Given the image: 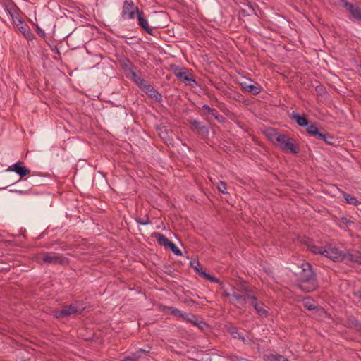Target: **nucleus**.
<instances>
[{"label":"nucleus","instance_id":"41","mask_svg":"<svg viewBox=\"0 0 361 361\" xmlns=\"http://www.w3.org/2000/svg\"><path fill=\"white\" fill-rule=\"evenodd\" d=\"M326 133H320L319 130H318V134H317V135L315 136L318 140H324V138H325V136H326Z\"/></svg>","mask_w":361,"mask_h":361},{"label":"nucleus","instance_id":"38","mask_svg":"<svg viewBox=\"0 0 361 361\" xmlns=\"http://www.w3.org/2000/svg\"><path fill=\"white\" fill-rule=\"evenodd\" d=\"M140 351L139 350L135 353H133L130 356L132 357L134 361H137L140 357Z\"/></svg>","mask_w":361,"mask_h":361},{"label":"nucleus","instance_id":"43","mask_svg":"<svg viewBox=\"0 0 361 361\" xmlns=\"http://www.w3.org/2000/svg\"><path fill=\"white\" fill-rule=\"evenodd\" d=\"M353 295L358 299L361 300V290H358L353 292Z\"/></svg>","mask_w":361,"mask_h":361},{"label":"nucleus","instance_id":"37","mask_svg":"<svg viewBox=\"0 0 361 361\" xmlns=\"http://www.w3.org/2000/svg\"><path fill=\"white\" fill-rule=\"evenodd\" d=\"M315 90L319 94H322L326 92L325 88L322 85H318L316 87Z\"/></svg>","mask_w":361,"mask_h":361},{"label":"nucleus","instance_id":"27","mask_svg":"<svg viewBox=\"0 0 361 361\" xmlns=\"http://www.w3.org/2000/svg\"><path fill=\"white\" fill-rule=\"evenodd\" d=\"M228 332L233 336L234 338H239L244 341V337L241 335L240 332H238V329L235 327H231L228 329Z\"/></svg>","mask_w":361,"mask_h":361},{"label":"nucleus","instance_id":"3","mask_svg":"<svg viewBox=\"0 0 361 361\" xmlns=\"http://www.w3.org/2000/svg\"><path fill=\"white\" fill-rule=\"evenodd\" d=\"M255 293L246 288L240 289L234 288L232 300H229L228 302L238 309H243L247 303L250 305L254 301Z\"/></svg>","mask_w":361,"mask_h":361},{"label":"nucleus","instance_id":"33","mask_svg":"<svg viewBox=\"0 0 361 361\" xmlns=\"http://www.w3.org/2000/svg\"><path fill=\"white\" fill-rule=\"evenodd\" d=\"M139 224L147 225L150 224V220L148 216H145L144 218L138 219L136 220Z\"/></svg>","mask_w":361,"mask_h":361},{"label":"nucleus","instance_id":"14","mask_svg":"<svg viewBox=\"0 0 361 361\" xmlns=\"http://www.w3.org/2000/svg\"><path fill=\"white\" fill-rule=\"evenodd\" d=\"M190 123L192 126V130H197L199 133L202 135H207L208 129L202 123L197 121V120H190Z\"/></svg>","mask_w":361,"mask_h":361},{"label":"nucleus","instance_id":"21","mask_svg":"<svg viewBox=\"0 0 361 361\" xmlns=\"http://www.w3.org/2000/svg\"><path fill=\"white\" fill-rule=\"evenodd\" d=\"M18 30L20 31V32L27 38L30 39L32 37V32L30 31V29L29 28L28 25L26 24H23L21 23L20 25H18Z\"/></svg>","mask_w":361,"mask_h":361},{"label":"nucleus","instance_id":"13","mask_svg":"<svg viewBox=\"0 0 361 361\" xmlns=\"http://www.w3.org/2000/svg\"><path fill=\"white\" fill-rule=\"evenodd\" d=\"M304 307L307 308L308 310H314L319 315L325 313V311L323 307L319 305H316L311 300L305 299L302 302Z\"/></svg>","mask_w":361,"mask_h":361},{"label":"nucleus","instance_id":"10","mask_svg":"<svg viewBox=\"0 0 361 361\" xmlns=\"http://www.w3.org/2000/svg\"><path fill=\"white\" fill-rule=\"evenodd\" d=\"M250 305L254 307L259 317L262 318L268 317V311L265 309L264 304L262 302L258 301L256 295L255 296L254 301H252Z\"/></svg>","mask_w":361,"mask_h":361},{"label":"nucleus","instance_id":"45","mask_svg":"<svg viewBox=\"0 0 361 361\" xmlns=\"http://www.w3.org/2000/svg\"><path fill=\"white\" fill-rule=\"evenodd\" d=\"M124 361H134V360H133L132 357L130 355V356L126 357L124 358Z\"/></svg>","mask_w":361,"mask_h":361},{"label":"nucleus","instance_id":"4","mask_svg":"<svg viewBox=\"0 0 361 361\" xmlns=\"http://www.w3.org/2000/svg\"><path fill=\"white\" fill-rule=\"evenodd\" d=\"M34 259L40 264H67L68 259L64 257L62 255L53 252H43L37 254L34 257Z\"/></svg>","mask_w":361,"mask_h":361},{"label":"nucleus","instance_id":"2","mask_svg":"<svg viewBox=\"0 0 361 361\" xmlns=\"http://www.w3.org/2000/svg\"><path fill=\"white\" fill-rule=\"evenodd\" d=\"M301 272L299 274L297 286L304 293H310L318 288L317 275L309 262L301 264Z\"/></svg>","mask_w":361,"mask_h":361},{"label":"nucleus","instance_id":"23","mask_svg":"<svg viewBox=\"0 0 361 361\" xmlns=\"http://www.w3.org/2000/svg\"><path fill=\"white\" fill-rule=\"evenodd\" d=\"M130 72L132 75V79L136 83V85H137L138 87L140 88L141 86H142L146 82V81L140 76L137 75V73L134 71H131Z\"/></svg>","mask_w":361,"mask_h":361},{"label":"nucleus","instance_id":"36","mask_svg":"<svg viewBox=\"0 0 361 361\" xmlns=\"http://www.w3.org/2000/svg\"><path fill=\"white\" fill-rule=\"evenodd\" d=\"M233 295V289L232 290V293H229V292H227V291H224L221 293V297L223 298H228V300H232Z\"/></svg>","mask_w":361,"mask_h":361},{"label":"nucleus","instance_id":"35","mask_svg":"<svg viewBox=\"0 0 361 361\" xmlns=\"http://www.w3.org/2000/svg\"><path fill=\"white\" fill-rule=\"evenodd\" d=\"M193 324L202 330H204L207 326V324L205 322L202 321L197 322V319L195 320V322H194Z\"/></svg>","mask_w":361,"mask_h":361},{"label":"nucleus","instance_id":"24","mask_svg":"<svg viewBox=\"0 0 361 361\" xmlns=\"http://www.w3.org/2000/svg\"><path fill=\"white\" fill-rule=\"evenodd\" d=\"M343 197H344L345 202L350 204L357 205V204L359 203L358 200H357V198L355 196H353L346 192H343Z\"/></svg>","mask_w":361,"mask_h":361},{"label":"nucleus","instance_id":"1","mask_svg":"<svg viewBox=\"0 0 361 361\" xmlns=\"http://www.w3.org/2000/svg\"><path fill=\"white\" fill-rule=\"evenodd\" d=\"M267 137L276 147L283 152L298 154L299 147L295 144V141L288 135L281 133L276 129L269 128L264 132Z\"/></svg>","mask_w":361,"mask_h":361},{"label":"nucleus","instance_id":"16","mask_svg":"<svg viewBox=\"0 0 361 361\" xmlns=\"http://www.w3.org/2000/svg\"><path fill=\"white\" fill-rule=\"evenodd\" d=\"M345 6L349 9L350 13L355 18L361 20V9L359 7L355 6L348 2L345 3Z\"/></svg>","mask_w":361,"mask_h":361},{"label":"nucleus","instance_id":"28","mask_svg":"<svg viewBox=\"0 0 361 361\" xmlns=\"http://www.w3.org/2000/svg\"><path fill=\"white\" fill-rule=\"evenodd\" d=\"M307 132L308 134L316 136L318 134V128L314 124L307 125Z\"/></svg>","mask_w":361,"mask_h":361},{"label":"nucleus","instance_id":"5","mask_svg":"<svg viewBox=\"0 0 361 361\" xmlns=\"http://www.w3.org/2000/svg\"><path fill=\"white\" fill-rule=\"evenodd\" d=\"M323 255L333 260L334 262L344 261L346 259V254L343 253L338 248L331 245L324 246Z\"/></svg>","mask_w":361,"mask_h":361},{"label":"nucleus","instance_id":"12","mask_svg":"<svg viewBox=\"0 0 361 361\" xmlns=\"http://www.w3.org/2000/svg\"><path fill=\"white\" fill-rule=\"evenodd\" d=\"M137 20L138 25L148 34L151 35H154L153 30L151 27H149L147 20L144 16V13L142 11H140L137 14Z\"/></svg>","mask_w":361,"mask_h":361},{"label":"nucleus","instance_id":"32","mask_svg":"<svg viewBox=\"0 0 361 361\" xmlns=\"http://www.w3.org/2000/svg\"><path fill=\"white\" fill-rule=\"evenodd\" d=\"M323 141L330 145H334L335 142L334 137L329 135V133H326L325 138H324Z\"/></svg>","mask_w":361,"mask_h":361},{"label":"nucleus","instance_id":"8","mask_svg":"<svg viewBox=\"0 0 361 361\" xmlns=\"http://www.w3.org/2000/svg\"><path fill=\"white\" fill-rule=\"evenodd\" d=\"M7 171H13L20 176V178H23L30 173V170L25 166H22V162H17L10 166Z\"/></svg>","mask_w":361,"mask_h":361},{"label":"nucleus","instance_id":"7","mask_svg":"<svg viewBox=\"0 0 361 361\" xmlns=\"http://www.w3.org/2000/svg\"><path fill=\"white\" fill-rule=\"evenodd\" d=\"M82 310L75 304L65 306L62 310L55 312L54 316L59 318L68 317L72 314L80 313Z\"/></svg>","mask_w":361,"mask_h":361},{"label":"nucleus","instance_id":"29","mask_svg":"<svg viewBox=\"0 0 361 361\" xmlns=\"http://www.w3.org/2000/svg\"><path fill=\"white\" fill-rule=\"evenodd\" d=\"M182 319L184 321H187L188 322L194 324V322H195V320H196V316L193 314L183 313V317H182Z\"/></svg>","mask_w":361,"mask_h":361},{"label":"nucleus","instance_id":"34","mask_svg":"<svg viewBox=\"0 0 361 361\" xmlns=\"http://www.w3.org/2000/svg\"><path fill=\"white\" fill-rule=\"evenodd\" d=\"M201 276L212 282H218V279L204 271L201 272Z\"/></svg>","mask_w":361,"mask_h":361},{"label":"nucleus","instance_id":"11","mask_svg":"<svg viewBox=\"0 0 361 361\" xmlns=\"http://www.w3.org/2000/svg\"><path fill=\"white\" fill-rule=\"evenodd\" d=\"M140 89L145 92L149 97L160 101L161 96V94L154 88V87L147 83V82L141 86Z\"/></svg>","mask_w":361,"mask_h":361},{"label":"nucleus","instance_id":"30","mask_svg":"<svg viewBox=\"0 0 361 361\" xmlns=\"http://www.w3.org/2000/svg\"><path fill=\"white\" fill-rule=\"evenodd\" d=\"M219 191H220L221 193L223 194H227L228 192H227V185L225 182L224 181H219L218 183H217V185H216Z\"/></svg>","mask_w":361,"mask_h":361},{"label":"nucleus","instance_id":"26","mask_svg":"<svg viewBox=\"0 0 361 361\" xmlns=\"http://www.w3.org/2000/svg\"><path fill=\"white\" fill-rule=\"evenodd\" d=\"M309 249L314 254H321L323 255V250H324V247H320L315 245H310Z\"/></svg>","mask_w":361,"mask_h":361},{"label":"nucleus","instance_id":"40","mask_svg":"<svg viewBox=\"0 0 361 361\" xmlns=\"http://www.w3.org/2000/svg\"><path fill=\"white\" fill-rule=\"evenodd\" d=\"M326 133H320L319 130H318V134H317V135L315 136L318 140H324V138H325V136H326Z\"/></svg>","mask_w":361,"mask_h":361},{"label":"nucleus","instance_id":"9","mask_svg":"<svg viewBox=\"0 0 361 361\" xmlns=\"http://www.w3.org/2000/svg\"><path fill=\"white\" fill-rule=\"evenodd\" d=\"M174 75L187 85H197L195 80L190 77L186 71L176 70L174 71Z\"/></svg>","mask_w":361,"mask_h":361},{"label":"nucleus","instance_id":"19","mask_svg":"<svg viewBox=\"0 0 361 361\" xmlns=\"http://www.w3.org/2000/svg\"><path fill=\"white\" fill-rule=\"evenodd\" d=\"M291 118L294 119L300 126H307L309 123L305 116H300L297 113L293 112Z\"/></svg>","mask_w":361,"mask_h":361},{"label":"nucleus","instance_id":"39","mask_svg":"<svg viewBox=\"0 0 361 361\" xmlns=\"http://www.w3.org/2000/svg\"><path fill=\"white\" fill-rule=\"evenodd\" d=\"M140 351L139 350L135 353H133L130 356L132 357L134 361H137L140 357Z\"/></svg>","mask_w":361,"mask_h":361},{"label":"nucleus","instance_id":"42","mask_svg":"<svg viewBox=\"0 0 361 361\" xmlns=\"http://www.w3.org/2000/svg\"><path fill=\"white\" fill-rule=\"evenodd\" d=\"M196 264L197 265L194 266V269L197 273H199L201 275V272H202V271H201L202 267L198 262H197Z\"/></svg>","mask_w":361,"mask_h":361},{"label":"nucleus","instance_id":"20","mask_svg":"<svg viewBox=\"0 0 361 361\" xmlns=\"http://www.w3.org/2000/svg\"><path fill=\"white\" fill-rule=\"evenodd\" d=\"M345 260L361 264V252H356L352 254H346Z\"/></svg>","mask_w":361,"mask_h":361},{"label":"nucleus","instance_id":"44","mask_svg":"<svg viewBox=\"0 0 361 361\" xmlns=\"http://www.w3.org/2000/svg\"><path fill=\"white\" fill-rule=\"evenodd\" d=\"M151 347L148 346L147 349L140 348L139 351L141 353H149L150 352Z\"/></svg>","mask_w":361,"mask_h":361},{"label":"nucleus","instance_id":"22","mask_svg":"<svg viewBox=\"0 0 361 361\" xmlns=\"http://www.w3.org/2000/svg\"><path fill=\"white\" fill-rule=\"evenodd\" d=\"M267 361H290L288 359L280 355L269 354L266 356Z\"/></svg>","mask_w":361,"mask_h":361},{"label":"nucleus","instance_id":"46","mask_svg":"<svg viewBox=\"0 0 361 361\" xmlns=\"http://www.w3.org/2000/svg\"><path fill=\"white\" fill-rule=\"evenodd\" d=\"M38 34L42 35V36H44V32L40 30L39 28H38Z\"/></svg>","mask_w":361,"mask_h":361},{"label":"nucleus","instance_id":"17","mask_svg":"<svg viewBox=\"0 0 361 361\" xmlns=\"http://www.w3.org/2000/svg\"><path fill=\"white\" fill-rule=\"evenodd\" d=\"M161 307L164 313L169 312L171 315L180 318L183 317V312L176 307L168 306H161Z\"/></svg>","mask_w":361,"mask_h":361},{"label":"nucleus","instance_id":"18","mask_svg":"<svg viewBox=\"0 0 361 361\" xmlns=\"http://www.w3.org/2000/svg\"><path fill=\"white\" fill-rule=\"evenodd\" d=\"M154 236L157 238L158 243L161 245L164 246L165 247H168L171 241L169 240L168 238H166L164 235L155 233Z\"/></svg>","mask_w":361,"mask_h":361},{"label":"nucleus","instance_id":"6","mask_svg":"<svg viewBox=\"0 0 361 361\" xmlns=\"http://www.w3.org/2000/svg\"><path fill=\"white\" fill-rule=\"evenodd\" d=\"M140 11L137 6L130 0H126L123 3L122 9V17L125 19H133L135 13L137 15Z\"/></svg>","mask_w":361,"mask_h":361},{"label":"nucleus","instance_id":"25","mask_svg":"<svg viewBox=\"0 0 361 361\" xmlns=\"http://www.w3.org/2000/svg\"><path fill=\"white\" fill-rule=\"evenodd\" d=\"M202 109L204 111V114H210L219 120L218 112L215 109L210 108L208 105L204 104L202 106Z\"/></svg>","mask_w":361,"mask_h":361},{"label":"nucleus","instance_id":"31","mask_svg":"<svg viewBox=\"0 0 361 361\" xmlns=\"http://www.w3.org/2000/svg\"><path fill=\"white\" fill-rule=\"evenodd\" d=\"M171 250L177 256H181L182 255V252L180 251V250H179L176 246V245L173 243H171L170 245H169V247Z\"/></svg>","mask_w":361,"mask_h":361},{"label":"nucleus","instance_id":"15","mask_svg":"<svg viewBox=\"0 0 361 361\" xmlns=\"http://www.w3.org/2000/svg\"><path fill=\"white\" fill-rule=\"evenodd\" d=\"M240 86L245 91L251 92L254 95H257L261 92V87L259 85H255L247 82H241Z\"/></svg>","mask_w":361,"mask_h":361}]
</instances>
